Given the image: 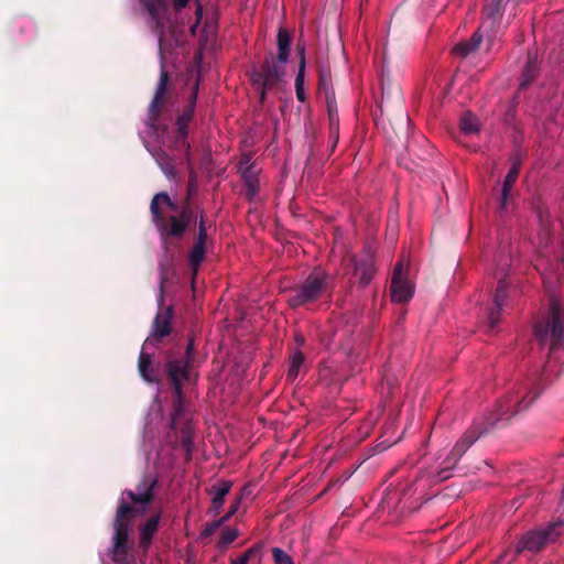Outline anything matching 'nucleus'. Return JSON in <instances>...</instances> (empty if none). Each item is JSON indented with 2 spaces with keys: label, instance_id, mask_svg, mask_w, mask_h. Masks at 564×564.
<instances>
[{
  "label": "nucleus",
  "instance_id": "nucleus-16",
  "mask_svg": "<svg viewBox=\"0 0 564 564\" xmlns=\"http://www.w3.org/2000/svg\"><path fill=\"white\" fill-rule=\"evenodd\" d=\"M163 302L159 305L162 306ZM173 318V307L167 306L165 308L160 307L152 325V333L151 336L154 338H163L171 334V322Z\"/></svg>",
  "mask_w": 564,
  "mask_h": 564
},
{
  "label": "nucleus",
  "instance_id": "nucleus-31",
  "mask_svg": "<svg viewBox=\"0 0 564 564\" xmlns=\"http://www.w3.org/2000/svg\"><path fill=\"white\" fill-rule=\"evenodd\" d=\"M239 536V530L236 528H227L221 531L220 539L217 543L219 551H225Z\"/></svg>",
  "mask_w": 564,
  "mask_h": 564
},
{
  "label": "nucleus",
  "instance_id": "nucleus-20",
  "mask_svg": "<svg viewBox=\"0 0 564 564\" xmlns=\"http://www.w3.org/2000/svg\"><path fill=\"white\" fill-rule=\"evenodd\" d=\"M240 174L246 187V197L248 200H252L260 189L258 172L256 171L254 166H248L243 169Z\"/></svg>",
  "mask_w": 564,
  "mask_h": 564
},
{
  "label": "nucleus",
  "instance_id": "nucleus-42",
  "mask_svg": "<svg viewBox=\"0 0 564 564\" xmlns=\"http://www.w3.org/2000/svg\"><path fill=\"white\" fill-rule=\"evenodd\" d=\"M328 134L330 141V151H334L339 140V129H336L334 132L333 129H328Z\"/></svg>",
  "mask_w": 564,
  "mask_h": 564
},
{
  "label": "nucleus",
  "instance_id": "nucleus-25",
  "mask_svg": "<svg viewBox=\"0 0 564 564\" xmlns=\"http://www.w3.org/2000/svg\"><path fill=\"white\" fill-rule=\"evenodd\" d=\"M152 155L155 159L159 166L161 167L162 172L166 175V177L174 178L176 172H175L174 164H173L171 158L169 156V154L164 150L159 149V150H155L152 153Z\"/></svg>",
  "mask_w": 564,
  "mask_h": 564
},
{
  "label": "nucleus",
  "instance_id": "nucleus-4",
  "mask_svg": "<svg viewBox=\"0 0 564 564\" xmlns=\"http://www.w3.org/2000/svg\"><path fill=\"white\" fill-rule=\"evenodd\" d=\"M333 289V276L328 272L315 268L301 284L290 290L286 302L292 308L308 306L325 294H329Z\"/></svg>",
  "mask_w": 564,
  "mask_h": 564
},
{
  "label": "nucleus",
  "instance_id": "nucleus-15",
  "mask_svg": "<svg viewBox=\"0 0 564 564\" xmlns=\"http://www.w3.org/2000/svg\"><path fill=\"white\" fill-rule=\"evenodd\" d=\"M349 265L352 268V274L358 278L359 283L366 286L370 283L375 275V263L371 257L349 259Z\"/></svg>",
  "mask_w": 564,
  "mask_h": 564
},
{
  "label": "nucleus",
  "instance_id": "nucleus-45",
  "mask_svg": "<svg viewBox=\"0 0 564 564\" xmlns=\"http://www.w3.org/2000/svg\"><path fill=\"white\" fill-rule=\"evenodd\" d=\"M230 564H248V563H246L245 558L238 557L237 560H231Z\"/></svg>",
  "mask_w": 564,
  "mask_h": 564
},
{
  "label": "nucleus",
  "instance_id": "nucleus-44",
  "mask_svg": "<svg viewBox=\"0 0 564 564\" xmlns=\"http://www.w3.org/2000/svg\"><path fill=\"white\" fill-rule=\"evenodd\" d=\"M172 1L174 4V9L177 12H180L182 9H184L188 3V0H172Z\"/></svg>",
  "mask_w": 564,
  "mask_h": 564
},
{
  "label": "nucleus",
  "instance_id": "nucleus-2",
  "mask_svg": "<svg viewBox=\"0 0 564 564\" xmlns=\"http://www.w3.org/2000/svg\"><path fill=\"white\" fill-rule=\"evenodd\" d=\"M150 214L164 249V256L159 262L160 303H162L165 284L172 280L175 272L170 249L173 241L182 240L192 228L197 219V208L187 203L178 206L167 193L160 192L151 199Z\"/></svg>",
  "mask_w": 564,
  "mask_h": 564
},
{
  "label": "nucleus",
  "instance_id": "nucleus-6",
  "mask_svg": "<svg viewBox=\"0 0 564 564\" xmlns=\"http://www.w3.org/2000/svg\"><path fill=\"white\" fill-rule=\"evenodd\" d=\"M562 527V522H554L547 524L546 527H540L525 532L518 540L514 549V555L510 561L525 551L538 553L547 544L555 542L556 539L561 535Z\"/></svg>",
  "mask_w": 564,
  "mask_h": 564
},
{
  "label": "nucleus",
  "instance_id": "nucleus-36",
  "mask_svg": "<svg viewBox=\"0 0 564 564\" xmlns=\"http://www.w3.org/2000/svg\"><path fill=\"white\" fill-rule=\"evenodd\" d=\"M304 78L305 73L297 72L295 77V93L299 101L304 102L306 100V94L304 91Z\"/></svg>",
  "mask_w": 564,
  "mask_h": 564
},
{
  "label": "nucleus",
  "instance_id": "nucleus-14",
  "mask_svg": "<svg viewBox=\"0 0 564 564\" xmlns=\"http://www.w3.org/2000/svg\"><path fill=\"white\" fill-rule=\"evenodd\" d=\"M510 160H511V166H510L508 174L506 175V177L503 180L502 188H501V193H500V197H499V203H498V210L500 213L506 212L508 209L509 202L512 200V189L518 180V176L520 173V167L522 164L520 154L512 155Z\"/></svg>",
  "mask_w": 564,
  "mask_h": 564
},
{
  "label": "nucleus",
  "instance_id": "nucleus-22",
  "mask_svg": "<svg viewBox=\"0 0 564 564\" xmlns=\"http://www.w3.org/2000/svg\"><path fill=\"white\" fill-rule=\"evenodd\" d=\"M292 35L284 29L280 28L276 36L278 54L276 59L281 64H285L289 61L291 54Z\"/></svg>",
  "mask_w": 564,
  "mask_h": 564
},
{
  "label": "nucleus",
  "instance_id": "nucleus-8",
  "mask_svg": "<svg viewBox=\"0 0 564 564\" xmlns=\"http://www.w3.org/2000/svg\"><path fill=\"white\" fill-rule=\"evenodd\" d=\"M284 75V64L279 63L272 53L268 54L263 59L261 68L253 70L251 75L253 85L261 88V100L264 99L265 91L279 85Z\"/></svg>",
  "mask_w": 564,
  "mask_h": 564
},
{
  "label": "nucleus",
  "instance_id": "nucleus-19",
  "mask_svg": "<svg viewBox=\"0 0 564 564\" xmlns=\"http://www.w3.org/2000/svg\"><path fill=\"white\" fill-rule=\"evenodd\" d=\"M532 209L539 220L541 239L546 241L551 235L550 212L542 199L539 197L532 200Z\"/></svg>",
  "mask_w": 564,
  "mask_h": 564
},
{
  "label": "nucleus",
  "instance_id": "nucleus-43",
  "mask_svg": "<svg viewBox=\"0 0 564 564\" xmlns=\"http://www.w3.org/2000/svg\"><path fill=\"white\" fill-rule=\"evenodd\" d=\"M250 158L248 155H243L239 161V172L241 173L243 169L248 166H253V163L250 162Z\"/></svg>",
  "mask_w": 564,
  "mask_h": 564
},
{
  "label": "nucleus",
  "instance_id": "nucleus-18",
  "mask_svg": "<svg viewBox=\"0 0 564 564\" xmlns=\"http://www.w3.org/2000/svg\"><path fill=\"white\" fill-rule=\"evenodd\" d=\"M231 486V481L220 480L208 490L209 494H213V499L208 509L209 514L216 517L220 513L225 503V497L230 491Z\"/></svg>",
  "mask_w": 564,
  "mask_h": 564
},
{
  "label": "nucleus",
  "instance_id": "nucleus-46",
  "mask_svg": "<svg viewBox=\"0 0 564 564\" xmlns=\"http://www.w3.org/2000/svg\"><path fill=\"white\" fill-rule=\"evenodd\" d=\"M296 341L302 345L304 343V338L302 336H296Z\"/></svg>",
  "mask_w": 564,
  "mask_h": 564
},
{
  "label": "nucleus",
  "instance_id": "nucleus-17",
  "mask_svg": "<svg viewBox=\"0 0 564 564\" xmlns=\"http://www.w3.org/2000/svg\"><path fill=\"white\" fill-rule=\"evenodd\" d=\"M162 519V512L159 511L152 514L139 530V547L143 551H148L155 533L159 530L160 522Z\"/></svg>",
  "mask_w": 564,
  "mask_h": 564
},
{
  "label": "nucleus",
  "instance_id": "nucleus-26",
  "mask_svg": "<svg viewBox=\"0 0 564 564\" xmlns=\"http://www.w3.org/2000/svg\"><path fill=\"white\" fill-rule=\"evenodd\" d=\"M206 256V245L194 241V245L188 253V264L194 273L198 271L199 265Z\"/></svg>",
  "mask_w": 564,
  "mask_h": 564
},
{
  "label": "nucleus",
  "instance_id": "nucleus-27",
  "mask_svg": "<svg viewBox=\"0 0 564 564\" xmlns=\"http://www.w3.org/2000/svg\"><path fill=\"white\" fill-rule=\"evenodd\" d=\"M481 41H482L481 34L479 32H475L468 42L457 44L454 47V52L457 55L465 57V56L469 55L470 53L475 52L479 47Z\"/></svg>",
  "mask_w": 564,
  "mask_h": 564
},
{
  "label": "nucleus",
  "instance_id": "nucleus-11",
  "mask_svg": "<svg viewBox=\"0 0 564 564\" xmlns=\"http://www.w3.org/2000/svg\"><path fill=\"white\" fill-rule=\"evenodd\" d=\"M390 293L391 300L401 304L409 302L414 294V285L406 279L405 268L401 261L393 269Z\"/></svg>",
  "mask_w": 564,
  "mask_h": 564
},
{
  "label": "nucleus",
  "instance_id": "nucleus-38",
  "mask_svg": "<svg viewBox=\"0 0 564 564\" xmlns=\"http://www.w3.org/2000/svg\"><path fill=\"white\" fill-rule=\"evenodd\" d=\"M194 350H195L194 343L192 340H189L187 346H186L185 357L174 358L171 355H167L166 361L169 359H173V360H182V361L187 362V375H188L189 373L191 362H192L193 356H194Z\"/></svg>",
  "mask_w": 564,
  "mask_h": 564
},
{
  "label": "nucleus",
  "instance_id": "nucleus-13",
  "mask_svg": "<svg viewBox=\"0 0 564 564\" xmlns=\"http://www.w3.org/2000/svg\"><path fill=\"white\" fill-rule=\"evenodd\" d=\"M158 484V477L147 473L137 485V490L126 489L122 495L135 505H150L154 499V488Z\"/></svg>",
  "mask_w": 564,
  "mask_h": 564
},
{
  "label": "nucleus",
  "instance_id": "nucleus-28",
  "mask_svg": "<svg viewBox=\"0 0 564 564\" xmlns=\"http://www.w3.org/2000/svg\"><path fill=\"white\" fill-rule=\"evenodd\" d=\"M505 0H487L484 6L482 14L495 23L502 17Z\"/></svg>",
  "mask_w": 564,
  "mask_h": 564
},
{
  "label": "nucleus",
  "instance_id": "nucleus-5",
  "mask_svg": "<svg viewBox=\"0 0 564 564\" xmlns=\"http://www.w3.org/2000/svg\"><path fill=\"white\" fill-rule=\"evenodd\" d=\"M138 510L124 499H121L113 520L112 547L111 553L115 562L123 561L128 554V539L131 520Z\"/></svg>",
  "mask_w": 564,
  "mask_h": 564
},
{
  "label": "nucleus",
  "instance_id": "nucleus-10",
  "mask_svg": "<svg viewBox=\"0 0 564 564\" xmlns=\"http://www.w3.org/2000/svg\"><path fill=\"white\" fill-rule=\"evenodd\" d=\"M169 85V73L164 65L161 67L160 79L155 88L154 96L149 105L145 124L156 133L159 131V118L166 107V95Z\"/></svg>",
  "mask_w": 564,
  "mask_h": 564
},
{
  "label": "nucleus",
  "instance_id": "nucleus-1",
  "mask_svg": "<svg viewBox=\"0 0 564 564\" xmlns=\"http://www.w3.org/2000/svg\"><path fill=\"white\" fill-rule=\"evenodd\" d=\"M533 332L535 338L543 345L551 334L547 361L539 378L524 387H520L517 391L508 393L498 401L495 410L488 416L480 417L474 422L444 459L443 467L436 475L438 481L451 477V469L482 434L506 425L514 415L527 411L543 389L561 375L564 365L562 351V345L564 344V314L560 300L554 294L550 297L547 317L536 322Z\"/></svg>",
  "mask_w": 564,
  "mask_h": 564
},
{
  "label": "nucleus",
  "instance_id": "nucleus-32",
  "mask_svg": "<svg viewBox=\"0 0 564 564\" xmlns=\"http://www.w3.org/2000/svg\"><path fill=\"white\" fill-rule=\"evenodd\" d=\"M196 208H197V219L192 225V226H194L196 223H198V231H197L195 241L207 245L208 234H207L205 215H204L203 209H200L199 207H196Z\"/></svg>",
  "mask_w": 564,
  "mask_h": 564
},
{
  "label": "nucleus",
  "instance_id": "nucleus-21",
  "mask_svg": "<svg viewBox=\"0 0 564 564\" xmlns=\"http://www.w3.org/2000/svg\"><path fill=\"white\" fill-rule=\"evenodd\" d=\"M540 66L536 56L529 54L528 61L523 67L519 90L527 89L539 76Z\"/></svg>",
  "mask_w": 564,
  "mask_h": 564
},
{
  "label": "nucleus",
  "instance_id": "nucleus-9",
  "mask_svg": "<svg viewBox=\"0 0 564 564\" xmlns=\"http://www.w3.org/2000/svg\"><path fill=\"white\" fill-rule=\"evenodd\" d=\"M509 263L505 261L503 263L498 264L497 269V278L498 285L496 292L492 296L491 304L486 308L484 323L486 324L489 332H492L500 318V314L503 310L505 302L508 296V283L506 281V275L508 273Z\"/></svg>",
  "mask_w": 564,
  "mask_h": 564
},
{
  "label": "nucleus",
  "instance_id": "nucleus-7",
  "mask_svg": "<svg viewBox=\"0 0 564 564\" xmlns=\"http://www.w3.org/2000/svg\"><path fill=\"white\" fill-rule=\"evenodd\" d=\"M149 14L148 24L158 36L159 48L166 32L172 28V10L170 0H140Z\"/></svg>",
  "mask_w": 564,
  "mask_h": 564
},
{
  "label": "nucleus",
  "instance_id": "nucleus-3",
  "mask_svg": "<svg viewBox=\"0 0 564 564\" xmlns=\"http://www.w3.org/2000/svg\"><path fill=\"white\" fill-rule=\"evenodd\" d=\"M164 368L174 392L171 427L175 431H182V443L186 448H188L192 444V429L188 420L184 417L185 400L182 387V380L187 379V362L169 359L165 361Z\"/></svg>",
  "mask_w": 564,
  "mask_h": 564
},
{
  "label": "nucleus",
  "instance_id": "nucleus-34",
  "mask_svg": "<svg viewBox=\"0 0 564 564\" xmlns=\"http://www.w3.org/2000/svg\"><path fill=\"white\" fill-rule=\"evenodd\" d=\"M332 77H330V70L328 67H318V89L324 90V94L326 95V89L333 90L332 88Z\"/></svg>",
  "mask_w": 564,
  "mask_h": 564
},
{
  "label": "nucleus",
  "instance_id": "nucleus-12",
  "mask_svg": "<svg viewBox=\"0 0 564 564\" xmlns=\"http://www.w3.org/2000/svg\"><path fill=\"white\" fill-rule=\"evenodd\" d=\"M197 85L194 87L187 106L183 109L182 113L176 118V134H175V148L184 147L185 152H191L189 143L187 142L188 124L193 119L195 105L197 99Z\"/></svg>",
  "mask_w": 564,
  "mask_h": 564
},
{
  "label": "nucleus",
  "instance_id": "nucleus-29",
  "mask_svg": "<svg viewBox=\"0 0 564 564\" xmlns=\"http://www.w3.org/2000/svg\"><path fill=\"white\" fill-rule=\"evenodd\" d=\"M305 360V356L301 350H295L290 357V366L286 375L288 381H294L297 376L301 367L303 366Z\"/></svg>",
  "mask_w": 564,
  "mask_h": 564
},
{
  "label": "nucleus",
  "instance_id": "nucleus-41",
  "mask_svg": "<svg viewBox=\"0 0 564 564\" xmlns=\"http://www.w3.org/2000/svg\"><path fill=\"white\" fill-rule=\"evenodd\" d=\"M261 552V544H254L253 546H251L250 549H248L241 556H239L240 558H245L246 560V563H248L251 558L256 557L257 555H259Z\"/></svg>",
  "mask_w": 564,
  "mask_h": 564
},
{
  "label": "nucleus",
  "instance_id": "nucleus-24",
  "mask_svg": "<svg viewBox=\"0 0 564 564\" xmlns=\"http://www.w3.org/2000/svg\"><path fill=\"white\" fill-rule=\"evenodd\" d=\"M326 108L328 115V129H339V116L334 90L326 89Z\"/></svg>",
  "mask_w": 564,
  "mask_h": 564
},
{
  "label": "nucleus",
  "instance_id": "nucleus-35",
  "mask_svg": "<svg viewBox=\"0 0 564 564\" xmlns=\"http://www.w3.org/2000/svg\"><path fill=\"white\" fill-rule=\"evenodd\" d=\"M226 522L223 521L221 517L217 520L206 523L203 531L200 532V539H205L213 535Z\"/></svg>",
  "mask_w": 564,
  "mask_h": 564
},
{
  "label": "nucleus",
  "instance_id": "nucleus-30",
  "mask_svg": "<svg viewBox=\"0 0 564 564\" xmlns=\"http://www.w3.org/2000/svg\"><path fill=\"white\" fill-rule=\"evenodd\" d=\"M185 160H186L187 169H188V172H189V181H188V186H187L188 194H187V197L181 204H178V203H176V204L178 206H182V205L187 203L189 206L197 207L196 205H193L189 202L191 196L196 191V173H195V171H194V169L192 166L191 152L186 153Z\"/></svg>",
  "mask_w": 564,
  "mask_h": 564
},
{
  "label": "nucleus",
  "instance_id": "nucleus-40",
  "mask_svg": "<svg viewBox=\"0 0 564 564\" xmlns=\"http://www.w3.org/2000/svg\"><path fill=\"white\" fill-rule=\"evenodd\" d=\"M242 497L238 496L231 502L229 510L221 517L223 521L227 522L240 508Z\"/></svg>",
  "mask_w": 564,
  "mask_h": 564
},
{
  "label": "nucleus",
  "instance_id": "nucleus-23",
  "mask_svg": "<svg viewBox=\"0 0 564 564\" xmlns=\"http://www.w3.org/2000/svg\"><path fill=\"white\" fill-rule=\"evenodd\" d=\"M138 369L140 376L150 383L159 382L156 371L152 368L151 355L141 350L138 359Z\"/></svg>",
  "mask_w": 564,
  "mask_h": 564
},
{
  "label": "nucleus",
  "instance_id": "nucleus-37",
  "mask_svg": "<svg viewBox=\"0 0 564 564\" xmlns=\"http://www.w3.org/2000/svg\"><path fill=\"white\" fill-rule=\"evenodd\" d=\"M272 556L275 564H294L291 556L280 547L272 549Z\"/></svg>",
  "mask_w": 564,
  "mask_h": 564
},
{
  "label": "nucleus",
  "instance_id": "nucleus-39",
  "mask_svg": "<svg viewBox=\"0 0 564 564\" xmlns=\"http://www.w3.org/2000/svg\"><path fill=\"white\" fill-rule=\"evenodd\" d=\"M305 48H306V45L304 42L299 41L296 43L295 52L299 56V72H302V73H305V67H306Z\"/></svg>",
  "mask_w": 564,
  "mask_h": 564
},
{
  "label": "nucleus",
  "instance_id": "nucleus-33",
  "mask_svg": "<svg viewBox=\"0 0 564 564\" xmlns=\"http://www.w3.org/2000/svg\"><path fill=\"white\" fill-rule=\"evenodd\" d=\"M459 126H460L462 131L467 134H473L478 131L477 119L470 112H465L462 116Z\"/></svg>",
  "mask_w": 564,
  "mask_h": 564
}]
</instances>
